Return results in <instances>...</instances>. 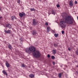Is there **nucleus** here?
Segmentation results:
<instances>
[{"label": "nucleus", "instance_id": "obj_12", "mask_svg": "<svg viewBox=\"0 0 78 78\" xmlns=\"http://www.w3.org/2000/svg\"><path fill=\"white\" fill-rule=\"evenodd\" d=\"M15 19H16V17H15L14 16H12L11 20H14Z\"/></svg>", "mask_w": 78, "mask_h": 78}, {"label": "nucleus", "instance_id": "obj_11", "mask_svg": "<svg viewBox=\"0 0 78 78\" xmlns=\"http://www.w3.org/2000/svg\"><path fill=\"white\" fill-rule=\"evenodd\" d=\"M2 73H3L4 75H6V76H8V74H7V73L6 72L5 70H4L2 71Z\"/></svg>", "mask_w": 78, "mask_h": 78}, {"label": "nucleus", "instance_id": "obj_30", "mask_svg": "<svg viewBox=\"0 0 78 78\" xmlns=\"http://www.w3.org/2000/svg\"><path fill=\"white\" fill-rule=\"evenodd\" d=\"M64 33V31H62V34H63Z\"/></svg>", "mask_w": 78, "mask_h": 78}, {"label": "nucleus", "instance_id": "obj_13", "mask_svg": "<svg viewBox=\"0 0 78 78\" xmlns=\"http://www.w3.org/2000/svg\"><path fill=\"white\" fill-rule=\"evenodd\" d=\"M29 76L30 78H33L34 77V76L33 74H30V75H29Z\"/></svg>", "mask_w": 78, "mask_h": 78}, {"label": "nucleus", "instance_id": "obj_6", "mask_svg": "<svg viewBox=\"0 0 78 78\" xmlns=\"http://www.w3.org/2000/svg\"><path fill=\"white\" fill-rule=\"evenodd\" d=\"M33 24L35 26L37 25V22L35 19H34L33 20Z\"/></svg>", "mask_w": 78, "mask_h": 78}, {"label": "nucleus", "instance_id": "obj_5", "mask_svg": "<svg viewBox=\"0 0 78 78\" xmlns=\"http://www.w3.org/2000/svg\"><path fill=\"white\" fill-rule=\"evenodd\" d=\"M5 27L7 28H9V29H10V28H11V27H12V26L11 25V24L9 23L6 24Z\"/></svg>", "mask_w": 78, "mask_h": 78}, {"label": "nucleus", "instance_id": "obj_32", "mask_svg": "<svg viewBox=\"0 0 78 78\" xmlns=\"http://www.w3.org/2000/svg\"><path fill=\"white\" fill-rule=\"evenodd\" d=\"M68 50H69V51H70V48H68Z\"/></svg>", "mask_w": 78, "mask_h": 78}, {"label": "nucleus", "instance_id": "obj_27", "mask_svg": "<svg viewBox=\"0 0 78 78\" xmlns=\"http://www.w3.org/2000/svg\"><path fill=\"white\" fill-rule=\"evenodd\" d=\"M52 64H53V65H54H54H55V62H53L52 63Z\"/></svg>", "mask_w": 78, "mask_h": 78}, {"label": "nucleus", "instance_id": "obj_4", "mask_svg": "<svg viewBox=\"0 0 78 78\" xmlns=\"http://www.w3.org/2000/svg\"><path fill=\"white\" fill-rule=\"evenodd\" d=\"M25 13L24 12H22V13H20L19 14V16L20 17H22L23 16H25Z\"/></svg>", "mask_w": 78, "mask_h": 78}, {"label": "nucleus", "instance_id": "obj_24", "mask_svg": "<svg viewBox=\"0 0 78 78\" xmlns=\"http://www.w3.org/2000/svg\"><path fill=\"white\" fill-rule=\"evenodd\" d=\"M45 24L47 26H48V23L47 22L45 23Z\"/></svg>", "mask_w": 78, "mask_h": 78}, {"label": "nucleus", "instance_id": "obj_8", "mask_svg": "<svg viewBox=\"0 0 78 78\" xmlns=\"http://www.w3.org/2000/svg\"><path fill=\"white\" fill-rule=\"evenodd\" d=\"M32 34L33 35H36L37 34V32L36 30H33L32 32Z\"/></svg>", "mask_w": 78, "mask_h": 78}, {"label": "nucleus", "instance_id": "obj_23", "mask_svg": "<svg viewBox=\"0 0 78 78\" xmlns=\"http://www.w3.org/2000/svg\"><path fill=\"white\" fill-rule=\"evenodd\" d=\"M76 55H78V51H77L75 52Z\"/></svg>", "mask_w": 78, "mask_h": 78}, {"label": "nucleus", "instance_id": "obj_26", "mask_svg": "<svg viewBox=\"0 0 78 78\" xmlns=\"http://www.w3.org/2000/svg\"><path fill=\"white\" fill-rule=\"evenodd\" d=\"M51 58H52V59H54L55 58V56H51Z\"/></svg>", "mask_w": 78, "mask_h": 78}, {"label": "nucleus", "instance_id": "obj_15", "mask_svg": "<svg viewBox=\"0 0 78 78\" xmlns=\"http://www.w3.org/2000/svg\"><path fill=\"white\" fill-rule=\"evenodd\" d=\"M58 44H56V43H54V45L55 47H58Z\"/></svg>", "mask_w": 78, "mask_h": 78}, {"label": "nucleus", "instance_id": "obj_21", "mask_svg": "<svg viewBox=\"0 0 78 78\" xmlns=\"http://www.w3.org/2000/svg\"><path fill=\"white\" fill-rule=\"evenodd\" d=\"M58 77L59 78H61V73H59L58 74Z\"/></svg>", "mask_w": 78, "mask_h": 78}, {"label": "nucleus", "instance_id": "obj_7", "mask_svg": "<svg viewBox=\"0 0 78 78\" xmlns=\"http://www.w3.org/2000/svg\"><path fill=\"white\" fill-rule=\"evenodd\" d=\"M4 31L5 33H7V34H10L11 33V30H4Z\"/></svg>", "mask_w": 78, "mask_h": 78}, {"label": "nucleus", "instance_id": "obj_22", "mask_svg": "<svg viewBox=\"0 0 78 78\" xmlns=\"http://www.w3.org/2000/svg\"><path fill=\"white\" fill-rule=\"evenodd\" d=\"M17 2L18 3H19V4H20V0H18L17 1Z\"/></svg>", "mask_w": 78, "mask_h": 78}, {"label": "nucleus", "instance_id": "obj_3", "mask_svg": "<svg viewBox=\"0 0 78 78\" xmlns=\"http://www.w3.org/2000/svg\"><path fill=\"white\" fill-rule=\"evenodd\" d=\"M36 51V49L34 46H30L29 47V49L26 50L27 53H30V51L34 52Z\"/></svg>", "mask_w": 78, "mask_h": 78}, {"label": "nucleus", "instance_id": "obj_34", "mask_svg": "<svg viewBox=\"0 0 78 78\" xmlns=\"http://www.w3.org/2000/svg\"><path fill=\"white\" fill-rule=\"evenodd\" d=\"M1 10V9L0 8V11Z\"/></svg>", "mask_w": 78, "mask_h": 78}, {"label": "nucleus", "instance_id": "obj_20", "mask_svg": "<svg viewBox=\"0 0 78 78\" xmlns=\"http://www.w3.org/2000/svg\"><path fill=\"white\" fill-rule=\"evenodd\" d=\"M30 9L31 11H36V10H35V9H34V8H33V9Z\"/></svg>", "mask_w": 78, "mask_h": 78}, {"label": "nucleus", "instance_id": "obj_29", "mask_svg": "<svg viewBox=\"0 0 78 78\" xmlns=\"http://www.w3.org/2000/svg\"><path fill=\"white\" fill-rule=\"evenodd\" d=\"M48 58H50V55L49 54H48Z\"/></svg>", "mask_w": 78, "mask_h": 78}, {"label": "nucleus", "instance_id": "obj_18", "mask_svg": "<svg viewBox=\"0 0 78 78\" xmlns=\"http://www.w3.org/2000/svg\"><path fill=\"white\" fill-rule=\"evenodd\" d=\"M58 34H54V36L55 37H57L58 36Z\"/></svg>", "mask_w": 78, "mask_h": 78}, {"label": "nucleus", "instance_id": "obj_19", "mask_svg": "<svg viewBox=\"0 0 78 78\" xmlns=\"http://www.w3.org/2000/svg\"><path fill=\"white\" fill-rule=\"evenodd\" d=\"M53 53L54 54H55L56 53V50H53Z\"/></svg>", "mask_w": 78, "mask_h": 78}, {"label": "nucleus", "instance_id": "obj_14", "mask_svg": "<svg viewBox=\"0 0 78 78\" xmlns=\"http://www.w3.org/2000/svg\"><path fill=\"white\" fill-rule=\"evenodd\" d=\"M5 65H6V67H7L8 68L10 66L9 65V63H8V62H6Z\"/></svg>", "mask_w": 78, "mask_h": 78}, {"label": "nucleus", "instance_id": "obj_2", "mask_svg": "<svg viewBox=\"0 0 78 78\" xmlns=\"http://www.w3.org/2000/svg\"><path fill=\"white\" fill-rule=\"evenodd\" d=\"M35 58H38L41 55V54L39 51H36L33 54Z\"/></svg>", "mask_w": 78, "mask_h": 78}, {"label": "nucleus", "instance_id": "obj_33", "mask_svg": "<svg viewBox=\"0 0 78 78\" xmlns=\"http://www.w3.org/2000/svg\"><path fill=\"white\" fill-rule=\"evenodd\" d=\"M2 16L0 17V19H2Z\"/></svg>", "mask_w": 78, "mask_h": 78}, {"label": "nucleus", "instance_id": "obj_25", "mask_svg": "<svg viewBox=\"0 0 78 78\" xmlns=\"http://www.w3.org/2000/svg\"><path fill=\"white\" fill-rule=\"evenodd\" d=\"M22 67H25V65L24 64H23L22 65Z\"/></svg>", "mask_w": 78, "mask_h": 78}, {"label": "nucleus", "instance_id": "obj_28", "mask_svg": "<svg viewBox=\"0 0 78 78\" xmlns=\"http://www.w3.org/2000/svg\"><path fill=\"white\" fill-rule=\"evenodd\" d=\"M60 6L59 5H57V8H59V7Z\"/></svg>", "mask_w": 78, "mask_h": 78}, {"label": "nucleus", "instance_id": "obj_1", "mask_svg": "<svg viewBox=\"0 0 78 78\" xmlns=\"http://www.w3.org/2000/svg\"><path fill=\"white\" fill-rule=\"evenodd\" d=\"M75 22L73 18L71 16L68 15L66 16L65 18V22L62 21H61L60 23L61 27L62 28H66V25L65 23L69 25H72Z\"/></svg>", "mask_w": 78, "mask_h": 78}, {"label": "nucleus", "instance_id": "obj_17", "mask_svg": "<svg viewBox=\"0 0 78 78\" xmlns=\"http://www.w3.org/2000/svg\"><path fill=\"white\" fill-rule=\"evenodd\" d=\"M8 48L10 50H11V49L12 48V47H11V46L10 44H9L8 45Z\"/></svg>", "mask_w": 78, "mask_h": 78}, {"label": "nucleus", "instance_id": "obj_10", "mask_svg": "<svg viewBox=\"0 0 78 78\" xmlns=\"http://www.w3.org/2000/svg\"><path fill=\"white\" fill-rule=\"evenodd\" d=\"M47 32L48 33L51 30V28L50 27H47Z\"/></svg>", "mask_w": 78, "mask_h": 78}, {"label": "nucleus", "instance_id": "obj_31", "mask_svg": "<svg viewBox=\"0 0 78 78\" xmlns=\"http://www.w3.org/2000/svg\"><path fill=\"white\" fill-rule=\"evenodd\" d=\"M75 4H77V3H78V2H77V1H75Z\"/></svg>", "mask_w": 78, "mask_h": 78}, {"label": "nucleus", "instance_id": "obj_9", "mask_svg": "<svg viewBox=\"0 0 78 78\" xmlns=\"http://www.w3.org/2000/svg\"><path fill=\"white\" fill-rule=\"evenodd\" d=\"M69 5L71 6H72L73 5V1H70L69 2Z\"/></svg>", "mask_w": 78, "mask_h": 78}, {"label": "nucleus", "instance_id": "obj_16", "mask_svg": "<svg viewBox=\"0 0 78 78\" xmlns=\"http://www.w3.org/2000/svg\"><path fill=\"white\" fill-rule=\"evenodd\" d=\"M51 13L52 14H55L56 13H55V11L52 10L51 11Z\"/></svg>", "mask_w": 78, "mask_h": 78}]
</instances>
